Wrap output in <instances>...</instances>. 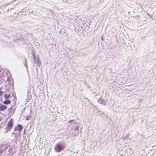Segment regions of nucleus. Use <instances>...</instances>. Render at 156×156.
I'll use <instances>...</instances> for the list:
<instances>
[{
	"instance_id": "6",
	"label": "nucleus",
	"mask_w": 156,
	"mask_h": 156,
	"mask_svg": "<svg viewBox=\"0 0 156 156\" xmlns=\"http://www.w3.org/2000/svg\"><path fill=\"white\" fill-rule=\"evenodd\" d=\"M23 63L25 66V67L27 68V72L28 71V69H27V59L25 58V60L24 62H23Z\"/></svg>"
},
{
	"instance_id": "15",
	"label": "nucleus",
	"mask_w": 156,
	"mask_h": 156,
	"mask_svg": "<svg viewBox=\"0 0 156 156\" xmlns=\"http://www.w3.org/2000/svg\"><path fill=\"white\" fill-rule=\"evenodd\" d=\"M37 58L36 59V62L37 61H40V58H39L37 56Z\"/></svg>"
},
{
	"instance_id": "10",
	"label": "nucleus",
	"mask_w": 156,
	"mask_h": 156,
	"mask_svg": "<svg viewBox=\"0 0 156 156\" xmlns=\"http://www.w3.org/2000/svg\"><path fill=\"white\" fill-rule=\"evenodd\" d=\"M79 125H76V126L75 128L74 129V131L75 132H76V131H77L78 130L79 131Z\"/></svg>"
},
{
	"instance_id": "11",
	"label": "nucleus",
	"mask_w": 156,
	"mask_h": 156,
	"mask_svg": "<svg viewBox=\"0 0 156 156\" xmlns=\"http://www.w3.org/2000/svg\"><path fill=\"white\" fill-rule=\"evenodd\" d=\"M36 62H37V66L39 67H40L41 64V61H37Z\"/></svg>"
},
{
	"instance_id": "18",
	"label": "nucleus",
	"mask_w": 156,
	"mask_h": 156,
	"mask_svg": "<svg viewBox=\"0 0 156 156\" xmlns=\"http://www.w3.org/2000/svg\"><path fill=\"white\" fill-rule=\"evenodd\" d=\"M25 130H26V129H24V132H23V133H24V134H25Z\"/></svg>"
},
{
	"instance_id": "3",
	"label": "nucleus",
	"mask_w": 156,
	"mask_h": 156,
	"mask_svg": "<svg viewBox=\"0 0 156 156\" xmlns=\"http://www.w3.org/2000/svg\"><path fill=\"white\" fill-rule=\"evenodd\" d=\"M13 122L12 119H11L7 123V126L6 128L8 131L10 130L13 126Z\"/></svg>"
},
{
	"instance_id": "17",
	"label": "nucleus",
	"mask_w": 156,
	"mask_h": 156,
	"mask_svg": "<svg viewBox=\"0 0 156 156\" xmlns=\"http://www.w3.org/2000/svg\"><path fill=\"white\" fill-rule=\"evenodd\" d=\"M128 137V136L127 135L125 137H123L124 139H126Z\"/></svg>"
},
{
	"instance_id": "5",
	"label": "nucleus",
	"mask_w": 156,
	"mask_h": 156,
	"mask_svg": "<svg viewBox=\"0 0 156 156\" xmlns=\"http://www.w3.org/2000/svg\"><path fill=\"white\" fill-rule=\"evenodd\" d=\"M7 108V106L0 104V111H5L6 109Z\"/></svg>"
},
{
	"instance_id": "19",
	"label": "nucleus",
	"mask_w": 156,
	"mask_h": 156,
	"mask_svg": "<svg viewBox=\"0 0 156 156\" xmlns=\"http://www.w3.org/2000/svg\"><path fill=\"white\" fill-rule=\"evenodd\" d=\"M103 39H104L103 38V37H101V39L103 40Z\"/></svg>"
},
{
	"instance_id": "16",
	"label": "nucleus",
	"mask_w": 156,
	"mask_h": 156,
	"mask_svg": "<svg viewBox=\"0 0 156 156\" xmlns=\"http://www.w3.org/2000/svg\"><path fill=\"white\" fill-rule=\"evenodd\" d=\"M3 92L2 91H0V96L1 97V95H2V94H3Z\"/></svg>"
},
{
	"instance_id": "1",
	"label": "nucleus",
	"mask_w": 156,
	"mask_h": 156,
	"mask_svg": "<svg viewBox=\"0 0 156 156\" xmlns=\"http://www.w3.org/2000/svg\"><path fill=\"white\" fill-rule=\"evenodd\" d=\"M65 148V146L63 144L58 143L55 145L54 149L56 152H60L63 150Z\"/></svg>"
},
{
	"instance_id": "21",
	"label": "nucleus",
	"mask_w": 156,
	"mask_h": 156,
	"mask_svg": "<svg viewBox=\"0 0 156 156\" xmlns=\"http://www.w3.org/2000/svg\"><path fill=\"white\" fill-rule=\"evenodd\" d=\"M12 109V107H11L10 108V109Z\"/></svg>"
},
{
	"instance_id": "9",
	"label": "nucleus",
	"mask_w": 156,
	"mask_h": 156,
	"mask_svg": "<svg viewBox=\"0 0 156 156\" xmlns=\"http://www.w3.org/2000/svg\"><path fill=\"white\" fill-rule=\"evenodd\" d=\"M4 97L6 100L8 99L10 97V94H5L4 95Z\"/></svg>"
},
{
	"instance_id": "20",
	"label": "nucleus",
	"mask_w": 156,
	"mask_h": 156,
	"mask_svg": "<svg viewBox=\"0 0 156 156\" xmlns=\"http://www.w3.org/2000/svg\"><path fill=\"white\" fill-rule=\"evenodd\" d=\"M36 68H37L36 69H37V67H36Z\"/></svg>"
},
{
	"instance_id": "8",
	"label": "nucleus",
	"mask_w": 156,
	"mask_h": 156,
	"mask_svg": "<svg viewBox=\"0 0 156 156\" xmlns=\"http://www.w3.org/2000/svg\"><path fill=\"white\" fill-rule=\"evenodd\" d=\"M32 54L33 58L34 59V64H35L36 62V54L35 53L33 52V53H32Z\"/></svg>"
},
{
	"instance_id": "14",
	"label": "nucleus",
	"mask_w": 156,
	"mask_h": 156,
	"mask_svg": "<svg viewBox=\"0 0 156 156\" xmlns=\"http://www.w3.org/2000/svg\"><path fill=\"white\" fill-rule=\"evenodd\" d=\"M31 115H29L27 116V118L26 119V120H27L29 119H30L31 118Z\"/></svg>"
},
{
	"instance_id": "4",
	"label": "nucleus",
	"mask_w": 156,
	"mask_h": 156,
	"mask_svg": "<svg viewBox=\"0 0 156 156\" xmlns=\"http://www.w3.org/2000/svg\"><path fill=\"white\" fill-rule=\"evenodd\" d=\"M23 127L20 124H18L14 128V130H18L19 131H21Z\"/></svg>"
},
{
	"instance_id": "7",
	"label": "nucleus",
	"mask_w": 156,
	"mask_h": 156,
	"mask_svg": "<svg viewBox=\"0 0 156 156\" xmlns=\"http://www.w3.org/2000/svg\"><path fill=\"white\" fill-rule=\"evenodd\" d=\"M11 101L9 100H6L2 102V103L4 104L5 105H8L11 103Z\"/></svg>"
},
{
	"instance_id": "2",
	"label": "nucleus",
	"mask_w": 156,
	"mask_h": 156,
	"mask_svg": "<svg viewBox=\"0 0 156 156\" xmlns=\"http://www.w3.org/2000/svg\"><path fill=\"white\" fill-rule=\"evenodd\" d=\"M107 101V99L106 96L101 97L98 100V102L99 104H101L103 105H105Z\"/></svg>"
},
{
	"instance_id": "13",
	"label": "nucleus",
	"mask_w": 156,
	"mask_h": 156,
	"mask_svg": "<svg viewBox=\"0 0 156 156\" xmlns=\"http://www.w3.org/2000/svg\"><path fill=\"white\" fill-rule=\"evenodd\" d=\"M31 97H30L29 96L28 98H27L26 99V101L27 102H29V101L30 100V98H31Z\"/></svg>"
},
{
	"instance_id": "12",
	"label": "nucleus",
	"mask_w": 156,
	"mask_h": 156,
	"mask_svg": "<svg viewBox=\"0 0 156 156\" xmlns=\"http://www.w3.org/2000/svg\"><path fill=\"white\" fill-rule=\"evenodd\" d=\"M20 132H18V133H17L16 134V138H18L19 140V137L20 136Z\"/></svg>"
}]
</instances>
